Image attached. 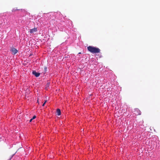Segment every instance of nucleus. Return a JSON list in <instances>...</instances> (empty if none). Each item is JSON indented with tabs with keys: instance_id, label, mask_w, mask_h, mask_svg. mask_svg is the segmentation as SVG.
Wrapping results in <instances>:
<instances>
[{
	"instance_id": "obj_5",
	"label": "nucleus",
	"mask_w": 160,
	"mask_h": 160,
	"mask_svg": "<svg viewBox=\"0 0 160 160\" xmlns=\"http://www.w3.org/2000/svg\"><path fill=\"white\" fill-rule=\"evenodd\" d=\"M11 51L13 54H16L18 52V50L14 48H12Z\"/></svg>"
},
{
	"instance_id": "obj_7",
	"label": "nucleus",
	"mask_w": 160,
	"mask_h": 160,
	"mask_svg": "<svg viewBox=\"0 0 160 160\" xmlns=\"http://www.w3.org/2000/svg\"><path fill=\"white\" fill-rule=\"evenodd\" d=\"M50 84V82H48V83L46 85V87H45V89H47L49 87Z\"/></svg>"
},
{
	"instance_id": "obj_10",
	"label": "nucleus",
	"mask_w": 160,
	"mask_h": 160,
	"mask_svg": "<svg viewBox=\"0 0 160 160\" xmlns=\"http://www.w3.org/2000/svg\"><path fill=\"white\" fill-rule=\"evenodd\" d=\"M36 118V116L35 115L34 116H33L32 118V119H35V118Z\"/></svg>"
},
{
	"instance_id": "obj_11",
	"label": "nucleus",
	"mask_w": 160,
	"mask_h": 160,
	"mask_svg": "<svg viewBox=\"0 0 160 160\" xmlns=\"http://www.w3.org/2000/svg\"><path fill=\"white\" fill-rule=\"evenodd\" d=\"M32 120H33V119H32V118L30 120L29 122H31L32 121Z\"/></svg>"
},
{
	"instance_id": "obj_12",
	"label": "nucleus",
	"mask_w": 160,
	"mask_h": 160,
	"mask_svg": "<svg viewBox=\"0 0 160 160\" xmlns=\"http://www.w3.org/2000/svg\"><path fill=\"white\" fill-rule=\"evenodd\" d=\"M45 103H44L43 104H42V106H44V105H45Z\"/></svg>"
},
{
	"instance_id": "obj_1",
	"label": "nucleus",
	"mask_w": 160,
	"mask_h": 160,
	"mask_svg": "<svg viewBox=\"0 0 160 160\" xmlns=\"http://www.w3.org/2000/svg\"><path fill=\"white\" fill-rule=\"evenodd\" d=\"M88 50L92 53H98L100 52V50L98 48L89 46L87 47Z\"/></svg>"
},
{
	"instance_id": "obj_3",
	"label": "nucleus",
	"mask_w": 160,
	"mask_h": 160,
	"mask_svg": "<svg viewBox=\"0 0 160 160\" xmlns=\"http://www.w3.org/2000/svg\"><path fill=\"white\" fill-rule=\"evenodd\" d=\"M38 31L37 28H33L30 29L29 32L30 33H32L35 32H36Z\"/></svg>"
},
{
	"instance_id": "obj_2",
	"label": "nucleus",
	"mask_w": 160,
	"mask_h": 160,
	"mask_svg": "<svg viewBox=\"0 0 160 160\" xmlns=\"http://www.w3.org/2000/svg\"><path fill=\"white\" fill-rule=\"evenodd\" d=\"M135 114L136 115H140L141 114V112L138 108H135L134 109Z\"/></svg>"
},
{
	"instance_id": "obj_14",
	"label": "nucleus",
	"mask_w": 160,
	"mask_h": 160,
	"mask_svg": "<svg viewBox=\"0 0 160 160\" xmlns=\"http://www.w3.org/2000/svg\"><path fill=\"white\" fill-rule=\"evenodd\" d=\"M80 53H81L80 52L79 53V54H80Z\"/></svg>"
},
{
	"instance_id": "obj_13",
	"label": "nucleus",
	"mask_w": 160,
	"mask_h": 160,
	"mask_svg": "<svg viewBox=\"0 0 160 160\" xmlns=\"http://www.w3.org/2000/svg\"><path fill=\"white\" fill-rule=\"evenodd\" d=\"M47 102V101L46 100L44 103H46V102Z\"/></svg>"
},
{
	"instance_id": "obj_9",
	"label": "nucleus",
	"mask_w": 160,
	"mask_h": 160,
	"mask_svg": "<svg viewBox=\"0 0 160 160\" xmlns=\"http://www.w3.org/2000/svg\"><path fill=\"white\" fill-rule=\"evenodd\" d=\"M44 71L45 72H46V71H47V68L46 67H44Z\"/></svg>"
},
{
	"instance_id": "obj_8",
	"label": "nucleus",
	"mask_w": 160,
	"mask_h": 160,
	"mask_svg": "<svg viewBox=\"0 0 160 160\" xmlns=\"http://www.w3.org/2000/svg\"><path fill=\"white\" fill-rule=\"evenodd\" d=\"M20 10V9H17V8L16 9H13V10H12V12L13 11H16L17 10Z\"/></svg>"
},
{
	"instance_id": "obj_4",
	"label": "nucleus",
	"mask_w": 160,
	"mask_h": 160,
	"mask_svg": "<svg viewBox=\"0 0 160 160\" xmlns=\"http://www.w3.org/2000/svg\"><path fill=\"white\" fill-rule=\"evenodd\" d=\"M32 73L37 77H38L40 75L39 73L35 71H33Z\"/></svg>"
},
{
	"instance_id": "obj_6",
	"label": "nucleus",
	"mask_w": 160,
	"mask_h": 160,
	"mask_svg": "<svg viewBox=\"0 0 160 160\" xmlns=\"http://www.w3.org/2000/svg\"><path fill=\"white\" fill-rule=\"evenodd\" d=\"M57 114L58 115H61V110L59 109H58L57 110Z\"/></svg>"
}]
</instances>
